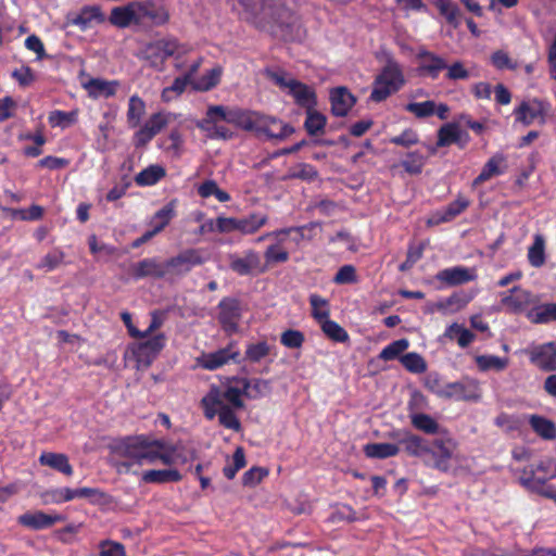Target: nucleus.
<instances>
[{
    "instance_id": "46",
    "label": "nucleus",
    "mask_w": 556,
    "mask_h": 556,
    "mask_svg": "<svg viewBox=\"0 0 556 556\" xmlns=\"http://www.w3.org/2000/svg\"><path fill=\"white\" fill-rule=\"evenodd\" d=\"M410 422L417 430H420L427 434H435L440 430L438 421L427 414H412Z\"/></svg>"
},
{
    "instance_id": "21",
    "label": "nucleus",
    "mask_w": 556,
    "mask_h": 556,
    "mask_svg": "<svg viewBox=\"0 0 556 556\" xmlns=\"http://www.w3.org/2000/svg\"><path fill=\"white\" fill-rule=\"evenodd\" d=\"M435 278L448 286H457L473 281L477 278V270L464 266H454L440 270Z\"/></svg>"
},
{
    "instance_id": "32",
    "label": "nucleus",
    "mask_w": 556,
    "mask_h": 556,
    "mask_svg": "<svg viewBox=\"0 0 556 556\" xmlns=\"http://www.w3.org/2000/svg\"><path fill=\"white\" fill-rule=\"evenodd\" d=\"M399 442L410 456L420 457L430 451V446L422 438L409 432H404Z\"/></svg>"
},
{
    "instance_id": "29",
    "label": "nucleus",
    "mask_w": 556,
    "mask_h": 556,
    "mask_svg": "<svg viewBox=\"0 0 556 556\" xmlns=\"http://www.w3.org/2000/svg\"><path fill=\"white\" fill-rule=\"evenodd\" d=\"M182 479L180 472L176 469H150L141 475V481L144 483L163 484L167 482H178Z\"/></svg>"
},
{
    "instance_id": "56",
    "label": "nucleus",
    "mask_w": 556,
    "mask_h": 556,
    "mask_svg": "<svg viewBox=\"0 0 556 556\" xmlns=\"http://www.w3.org/2000/svg\"><path fill=\"white\" fill-rule=\"evenodd\" d=\"M48 119L52 127L66 128L77 122V111L64 112L56 110L50 113Z\"/></svg>"
},
{
    "instance_id": "19",
    "label": "nucleus",
    "mask_w": 556,
    "mask_h": 556,
    "mask_svg": "<svg viewBox=\"0 0 556 556\" xmlns=\"http://www.w3.org/2000/svg\"><path fill=\"white\" fill-rule=\"evenodd\" d=\"M218 319L227 332H236L241 318V307L237 300L224 299L220 301Z\"/></svg>"
},
{
    "instance_id": "16",
    "label": "nucleus",
    "mask_w": 556,
    "mask_h": 556,
    "mask_svg": "<svg viewBox=\"0 0 556 556\" xmlns=\"http://www.w3.org/2000/svg\"><path fill=\"white\" fill-rule=\"evenodd\" d=\"M67 24L77 26L80 30H87L94 24L105 22V15L98 5H87L77 13H71L66 17Z\"/></svg>"
},
{
    "instance_id": "18",
    "label": "nucleus",
    "mask_w": 556,
    "mask_h": 556,
    "mask_svg": "<svg viewBox=\"0 0 556 556\" xmlns=\"http://www.w3.org/2000/svg\"><path fill=\"white\" fill-rule=\"evenodd\" d=\"M239 356V350L235 342H230L226 348L215 352L203 354L199 358L201 367L207 370L217 369Z\"/></svg>"
},
{
    "instance_id": "8",
    "label": "nucleus",
    "mask_w": 556,
    "mask_h": 556,
    "mask_svg": "<svg viewBox=\"0 0 556 556\" xmlns=\"http://www.w3.org/2000/svg\"><path fill=\"white\" fill-rule=\"evenodd\" d=\"M181 46L174 38H163L148 43L143 51V59L150 66L162 70L166 60L180 53Z\"/></svg>"
},
{
    "instance_id": "48",
    "label": "nucleus",
    "mask_w": 556,
    "mask_h": 556,
    "mask_svg": "<svg viewBox=\"0 0 556 556\" xmlns=\"http://www.w3.org/2000/svg\"><path fill=\"white\" fill-rule=\"evenodd\" d=\"M460 138V129L457 124L447 123L444 124L438 130L437 147H447L455 143Z\"/></svg>"
},
{
    "instance_id": "7",
    "label": "nucleus",
    "mask_w": 556,
    "mask_h": 556,
    "mask_svg": "<svg viewBox=\"0 0 556 556\" xmlns=\"http://www.w3.org/2000/svg\"><path fill=\"white\" fill-rule=\"evenodd\" d=\"M146 341L131 344L125 352V359L134 361L137 369L148 368L165 346L163 333L146 338Z\"/></svg>"
},
{
    "instance_id": "44",
    "label": "nucleus",
    "mask_w": 556,
    "mask_h": 556,
    "mask_svg": "<svg viewBox=\"0 0 556 556\" xmlns=\"http://www.w3.org/2000/svg\"><path fill=\"white\" fill-rule=\"evenodd\" d=\"M286 237H280L276 243L270 244L264 252V257L267 266H271L279 263H286L289 260L288 251L282 247V242Z\"/></svg>"
},
{
    "instance_id": "58",
    "label": "nucleus",
    "mask_w": 556,
    "mask_h": 556,
    "mask_svg": "<svg viewBox=\"0 0 556 556\" xmlns=\"http://www.w3.org/2000/svg\"><path fill=\"white\" fill-rule=\"evenodd\" d=\"M198 192L202 198L214 195L219 202H227L230 195L222 190L214 180H206L199 186Z\"/></svg>"
},
{
    "instance_id": "26",
    "label": "nucleus",
    "mask_w": 556,
    "mask_h": 556,
    "mask_svg": "<svg viewBox=\"0 0 556 556\" xmlns=\"http://www.w3.org/2000/svg\"><path fill=\"white\" fill-rule=\"evenodd\" d=\"M417 58L419 60V70L432 78H437L439 73L447 67L446 62L442 58L424 49L419 50Z\"/></svg>"
},
{
    "instance_id": "2",
    "label": "nucleus",
    "mask_w": 556,
    "mask_h": 556,
    "mask_svg": "<svg viewBox=\"0 0 556 556\" xmlns=\"http://www.w3.org/2000/svg\"><path fill=\"white\" fill-rule=\"evenodd\" d=\"M201 407L206 419L212 420L218 416L219 424L235 432L241 430V422L231 405L227 389L222 386H211L208 392L201 400Z\"/></svg>"
},
{
    "instance_id": "13",
    "label": "nucleus",
    "mask_w": 556,
    "mask_h": 556,
    "mask_svg": "<svg viewBox=\"0 0 556 556\" xmlns=\"http://www.w3.org/2000/svg\"><path fill=\"white\" fill-rule=\"evenodd\" d=\"M109 22L117 28L141 26L140 1H131L125 5L113 8L109 16Z\"/></svg>"
},
{
    "instance_id": "14",
    "label": "nucleus",
    "mask_w": 556,
    "mask_h": 556,
    "mask_svg": "<svg viewBox=\"0 0 556 556\" xmlns=\"http://www.w3.org/2000/svg\"><path fill=\"white\" fill-rule=\"evenodd\" d=\"M229 267L240 276H248L254 273H264L266 267L261 264V256L254 250H245L242 255L231 253L228 255Z\"/></svg>"
},
{
    "instance_id": "39",
    "label": "nucleus",
    "mask_w": 556,
    "mask_h": 556,
    "mask_svg": "<svg viewBox=\"0 0 556 556\" xmlns=\"http://www.w3.org/2000/svg\"><path fill=\"white\" fill-rule=\"evenodd\" d=\"M444 337L450 340H456L460 348H467L475 340V334L457 323L450 325L445 329Z\"/></svg>"
},
{
    "instance_id": "6",
    "label": "nucleus",
    "mask_w": 556,
    "mask_h": 556,
    "mask_svg": "<svg viewBox=\"0 0 556 556\" xmlns=\"http://www.w3.org/2000/svg\"><path fill=\"white\" fill-rule=\"evenodd\" d=\"M223 386L227 389V394L235 408H243V396L248 399H260L270 392V383L263 379L248 380L245 378H230Z\"/></svg>"
},
{
    "instance_id": "62",
    "label": "nucleus",
    "mask_w": 556,
    "mask_h": 556,
    "mask_svg": "<svg viewBox=\"0 0 556 556\" xmlns=\"http://www.w3.org/2000/svg\"><path fill=\"white\" fill-rule=\"evenodd\" d=\"M469 205V200L465 197H457L455 201L450 203L442 216H440V222H448L453 219L455 216L459 215L463 211H465Z\"/></svg>"
},
{
    "instance_id": "55",
    "label": "nucleus",
    "mask_w": 556,
    "mask_h": 556,
    "mask_svg": "<svg viewBox=\"0 0 556 556\" xmlns=\"http://www.w3.org/2000/svg\"><path fill=\"white\" fill-rule=\"evenodd\" d=\"M437 103L432 100L424 102H410L405 105V110L417 118H426L434 114Z\"/></svg>"
},
{
    "instance_id": "27",
    "label": "nucleus",
    "mask_w": 556,
    "mask_h": 556,
    "mask_svg": "<svg viewBox=\"0 0 556 556\" xmlns=\"http://www.w3.org/2000/svg\"><path fill=\"white\" fill-rule=\"evenodd\" d=\"M267 223L268 216L266 214L252 213L241 218L237 217L236 231L242 236L254 235Z\"/></svg>"
},
{
    "instance_id": "35",
    "label": "nucleus",
    "mask_w": 556,
    "mask_h": 556,
    "mask_svg": "<svg viewBox=\"0 0 556 556\" xmlns=\"http://www.w3.org/2000/svg\"><path fill=\"white\" fill-rule=\"evenodd\" d=\"M241 109H228L223 105H211L206 111V117L204 119L225 121L229 124L237 126L240 116Z\"/></svg>"
},
{
    "instance_id": "31",
    "label": "nucleus",
    "mask_w": 556,
    "mask_h": 556,
    "mask_svg": "<svg viewBox=\"0 0 556 556\" xmlns=\"http://www.w3.org/2000/svg\"><path fill=\"white\" fill-rule=\"evenodd\" d=\"M521 483L529 491L540 494L546 498H549L556 503V486L553 484H546L543 479L535 476L521 478Z\"/></svg>"
},
{
    "instance_id": "63",
    "label": "nucleus",
    "mask_w": 556,
    "mask_h": 556,
    "mask_svg": "<svg viewBox=\"0 0 556 556\" xmlns=\"http://www.w3.org/2000/svg\"><path fill=\"white\" fill-rule=\"evenodd\" d=\"M309 303L312 305V315L319 324L329 317L327 300L320 298L317 294H312L309 296Z\"/></svg>"
},
{
    "instance_id": "54",
    "label": "nucleus",
    "mask_w": 556,
    "mask_h": 556,
    "mask_svg": "<svg viewBox=\"0 0 556 556\" xmlns=\"http://www.w3.org/2000/svg\"><path fill=\"white\" fill-rule=\"evenodd\" d=\"M324 333L333 341L345 342L349 340L348 332L336 321L328 317L320 323Z\"/></svg>"
},
{
    "instance_id": "36",
    "label": "nucleus",
    "mask_w": 556,
    "mask_h": 556,
    "mask_svg": "<svg viewBox=\"0 0 556 556\" xmlns=\"http://www.w3.org/2000/svg\"><path fill=\"white\" fill-rule=\"evenodd\" d=\"M527 317L534 324L556 320V303L536 305L528 311Z\"/></svg>"
},
{
    "instance_id": "43",
    "label": "nucleus",
    "mask_w": 556,
    "mask_h": 556,
    "mask_svg": "<svg viewBox=\"0 0 556 556\" xmlns=\"http://www.w3.org/2000/svg\"><path fill=\"white\" fill-rule=\"evenodd\" d=\"M364 452L370 458H387L397 455L400 447L392 443H369L365 445Z\"/></svg>"
},
{
    "instance_id": "60",
    "label": "nucleus",
    "mask_w": 556,
    "mask_h": 556,
    "mask_svg": "<svg viewBox=\"0 0 556 556\" xmlns=\"http://www.w3.org/2000/svg\"><path fill=\"white\" fill-rule=\"evenodd\" d=\"M270 350V345L265 341L251 343L247 348L245 358L252 363H258L269 355Z\"/></svg>"
},
{
    "instance_id": "24",
    "label": "nucleus",
    "mask_w": 556,
    "mask_h": 556,
    "mask_svg": "<svg viewBox=\"0 0 556 556\" xmlns=\"http://www.w3.org/2000/svg\"><path fill=\"white\" fill-rule=\"evenodd\" d=\"M545 105L538 100H529L522 102L516 110L515 115L517 121L525 125L532 124L535 121L543 119Z\"/></svg>"
},
{
    "instance_id": "47",
    "label": "nucleus",
    "mask_w": 556,
    "mask_h": 556,
    "mask_svg": "<svg viewBox=\"0 0 556 556\" xmlns=\"http://www.w3.org/2000/svg\"><path fill=\"white\" fill-rule=\"evenodd\" d=\"M476 364L481 371L495 370L502 371L508 365V358L495 355H479L475 358Z\"/></svg>"
},
{
    "instance_id": "45",
    "label": "nucleus",
    "mask_w": 556,
    "mask_h": 556,
    "mask_svg": "<svg viewBox=\"0 0 556 556\" xmlns=\"http://www.w3.org/2000/svg\"><path fill=\"white\" fill-rule=\"evenodd\" d=\"M197 127L205 132L208 139H230L232 132L223 126H218L215 121L202 119L197 123Z\"/></svg>"
},
{
    "instance_id": "20",
    "label": "nucleus",
    "mask_w": 556,
    "mask_h": 556,
    "mask_svg": "<svg viewBox=\"0 0 556 556\" xmlns=\"http://www.w3.org/2000/svg\"><path fill=\"white\" fill-rule=\"evenodd\" d=\"M530 361L544 371L556 370V341L533 348L530 352Z\"/></svg>"
},
{
    "instance_id": "1",
    "label": "nucleus",
    "mask_w": 556,
    "mask_h": 556,
    "mask_svg": "<svg viewBox=\"0 0 556 556\" xmlns=\"http://www.w3.org/2000/svg\"><path fill=\"white\" fill-rule=\"evenodd\" d=\"M114 453L125 459L117 464L119 472L129 471L135 465L146 466L161 462L163 465L173 466L187 463V457L182 455L178 445L144 435L129 437L121 441L116 444Z\"/></svg>"
},
{
    "instance_id": "52",
    "label": "nucleus",
    "mask_w": 556,
    "mask_h": 556,
    "mask_svg": "<svg viewBox=\"0 0 556 556\" xmlns=\"http://www.w3.org/2000/svg\"><path fill=\"white\" fill-rule=\"evenodd\" d=\"M45 504H61L74 500V489L58 488L46 491L42 495Z\"/></svg>"
},
{
    "instance_id": "41",
    "label": "nucleus",
    "mask_w": 556,
    "mask_h": 556,
    "mask_svg": "<svg viewBox=\"0 0 556 556\" xmlns=\"http://www.w3.org/2000/svg\"><path fill=\"white\" fill-rule=\"evenodd\" d=\"M117 84L115 81H106L103 79H91L89 80L85 87L88 90L89 96L93 98L99 97H112L116 91Z\"/></svg>"
},
{
    "instance_id": "57",
    "label": "nucleus",
    "mask_w": 556,
    "mask_h": 556,
    "mask_svg": "<svg viewBox=\"0 0 556 556\" xmlns=\"http://www.w3.org/2000/svg\"><path fill=\"white\" fill-rule=\"evenodd\" d=\"M470 301L465 294H453L438 304V308L444 313H456L463 309Z\"/></svg>"
},
{
    "instance_id": "59",
    "label": "nucleus",
    "mask_w": 556,
    "mask_h": 556,
    "mask_svg": "<svg viewBox=\"0 0 556 556\" xmlns=\"http://www.w3.org/2000/svg\"><path fill=\"white\" fill-rule=\"evenodd\" d=\"M409 346V342L407 339H400L393 341L389 345L382 349L379 354V358L382 361H392L397 358Z\"/></svg>"
},
{
    "instance_id": "3",
    "label": "nucleus",
    "mask_w": 556,
    "mask_h": 556,
    "mask_svg": "<svg viewBox=\"0 0 556 556\" xmlns=\"http://www.w3.org/2000/svg\"><path fill=\"white\" fill-rule=\"evenodd\" d=\"M237 127L265 139L283 140L294 129L276 117L256 111L241 110Z\"/></svg>"
},
{
    "instance_id": "40",
    "label": "nucleus",
    "mask_w": 556,
    "mask_h": 556,
    "mask_svg": "<svg viewBox=\"0 0 556 556\" xmlns=\"http://www.w3.org/2000/svg\"><path fill=\"white\" fill-rule=\"evenodd\" d=\"M222 75L223 67L220 65H216L193 83V89L198 91H207L219 84Z\"/></svg>"
},
{
    "instance_id": "37",
    "label": "nucleus",
    "mask_w": 556,
    "mask_h": 556,
    "mask_svg": "<svg viewBox=\"0 0 556 556\" xmlns=\"http://www.w3.org/2000/svg\"><path fill=\"white\" fill-rule=\"evenodd\" d=\"M146 114V103L144 101L134 94L129 98L128 109H127V124L130 128H137L140 126V122Z\"/></svg>"
},
{
    "instance_id": "22",
    "label": "nucleus",
    "mask_w": 556,
    "mask_h": 556,
    "mask_svg": "<svg viewBox=\"0 0 556 556\" xmlns=\"http://www.w3.org/2000/svg\"><path fill=\"white\" fill-rule=\"evenodd\" d=\"M131 274L136 278H162L168 274L167 262H160L156 258H144L132 265Z\"/></svg>"
},
{
    "instance_id": "38",
    "label": "nucleus",
    "mask_w": 556,
    "mask_h": 556,
    "mask_svg": "<svg viewBox=\"0 0 556 556\" xmlns=\"http://www.w3.org/2000/svg\"><path fill=\"white\" fill-rule=\"evenodd\" d=\"M165 175L166 170L162 165L152 164L136 175L135 182L138 186H153L164 178Z\"/></svg>"
},
{
    "instance_id": "50",
    "label": "nucleus",
    "mask_w": 556,
    "mask_h": 556,
    "mask_svg": "<svg viewBox=\"0 0 556 556\" xmlns=\"http://www.w3.org/2000/svg\"><path fill=\"white\" fill-rule=\"evenodd\" d=\"M528 260L534 267H540L545 262V241L541 235L534 236L533 244L528 250Z\"/></svg>"
},
{
    "instance_id": "53",
    "label": "nucleus",
    "mask_w": 556,
    "mask_h": 556,
    "mask_svg": "<svg viewBox=\"0 0 556 556\" xmlns=\"http://www.w3.org/2000/svg\"><path fill=\"white\" fill-rule=\"evenodd\" d=\"M401 364L413 374H422L427 370V363L421 355L412 352L400 357Z\"/></svg>"
},
{
    "instance_id": "30",
    "label": "nucleus",
    "mask_w": 556,
    "mask_h": 556,
    "mask_svg": "<svg viewBox=\"0 0 556 556\" xmlns=\"http://www.w3.org/2000/svg\"><path fill=\"white\" fill-rule=\"evenodd\" d=\"M39 463L66 476H72L73 473V467L68 462V457L62 453L43 452L39 456Z\"/></svg>"
},
{
    "instance_id": "11",
    "label": "nucleus",
    "mask_w": 556,
    "mask_h": 556,
    "mask_svg": "<svg viewBox=\"0 0 556 556\" xmlns=\"http://www.w3.org/2000/svg\"><path fill=\"white\" fill-rule=\"evenodd\" d=\"M245 17L257 22H276L280 18V9L273 0H239Z\"/></svg>"
},
{
    "instance_id": "23",
    "label": "nucleus",
    "mask_w": 556,
    "mask_h": 556,
    "mask_svg": "<svg viewBox=\"0 0 556 556\" xmlns=\"http://www.w3.org/2000/svg\"><path fill=\"white\" fill-rule=\"evenodd\" d=\"M330 101L331 111L336 116H345L355 104L354 96L345 87L332 89Z\"/></svg>"
},
{
    "instance_id": "12",
    "label": "nucleus",
    "mask_w": 556,
    "mask_h": 556,
    "mask_svg": "<svg viewBox=\"0 0 556 556\" xmlns=\"http://www.w3.org/2000/svg\"><path fill=\"white\" fill-rule=\"evenodd\" d=\"M206 261L202 249H187L167 260L168 274L185 275Z\"/></svg>"
},
{
    "instance_id": "15",
    "label": "nucleus",
    "mask_w": 556,
    "mask_h": 556,
    "mask_svg": "<svg viewBox=\"0 0 556 556\" xmlns=\"http://www.w3.org/2000/svg\"><path fill=\"white\" fill-rule=\"evenodd\" d=\"M141 3V26L157 27L169 21V12L165 5L153 0H142Z\"/></svg>"
},
{
    "instance_id": "17",
    "label": "nucleus",
    "mask_w": 556,
    "mask_h": 556,
    "mask_svg": "<svg viewBox=\"0 0 556 556\" xmlns=\"http://www.w3.org/2000/svg\"><path fill=\"white\" fill-rule=\"evenodd\" d=\"M65 520V516L60 514H46L41 510L27 511L17 518V522L31 530H42L52 527L58 522Z\"/></svg>"
},
{
    "instance_id": "10",
    "label": "nucleus",
    "mask_w": 556,
    "mask_h": 556,
    "mask_svg": "<svg viewBox=\"0 0 556 556\" xmlns=\"http://www.w3.org/2000/svg\"><path fill=\"white\" fill-rule=\"evenodd\" d=\"M456 446V442L452 439H435L430 446V451L426 453L430 457L427 464L440 471H448Z\"/></svg>"
},
{
    "instance_id": "64",
    "label": "nucleus",
    "mask_w": 556,
    "mask_h": 556,
    "mask_svg": "<svg viewBox=\"0 0 556 556\" xmlns=\"http://www.w3.org/2000/svg\"><path fill=\"white\" fill-rule=\"evenodd\" d=\"M99 556H127L123 544L111 540L99 543Z\"/></svg>"
},
{
    "instance_id": "51",
    "label": "nucleus",
    "mask_w": 556,
    "mask_h": 556,
    "mask_svg": "<svg viewBox=\"0 0 556 556\" xmlns=\"http://www.w3.org/2000/svg\"><path fill=\"white\" fill-rule=\"evenodd\" d=\"M435 7L446 18L447 23L457 27L460 23V11L458 7L450 0H435Z\"/></svg>"
},
{
    "instance_id": "28",
    "label": "nucleus",
    "mask_w": 556,
    "mask_h": 556,
    "mask_svg": "<svg viewBox=\"0 0 556 556\" xmlns=\"http://www.w3.org/2000/svg\"><path fill=\"white\" fill-rule=\"evenodd\" d=\"M289 93L293 97L295 103L305 110L313 109L316 105L314 89L299 80L291 85Z\"/></svg>"
},
{
    "instance_id": "42",
    "label": "nucleus",
    "mask_w": 556,
    "mask_h": 556,
    "mask_svg": "<svg viewBox=\"0 0 556 556\" xmlns=\"http://www.w3.org/2000/svg\"><path fill=\"white\" fill-rule=\"evenodd\" d=\"M175 216V206L173 203H168L159 210L151 218L152 232L154 235L160 233L170 223Z\"/></svg>"
},
{
    "instance_id": "33",
    "label": "nucleus",
    "mask_w": 556,
    "mask_h": 556,
    "mask_svg": "<svg viewBox=\"0 0 556 556\" xmlns=\"http://www.w3.org/2000/svg\"><path fill=\"white\" fill-rule=\"evenodd\" d=\"M529 424L532 430L544 440H554L556 438V425L548 418L540 415H531Z\"/></svg>"
},
{
    "instance_id": "34",
    "label": "nucleus",
    "mask_w": 556,
    "mask_h": 556,
    "mask_svg": "<svg viewBox=\"0 0 556 556\" xmlns=\"http://www.w3.org/2000/svg\"><path fill=\"white\" fill-rule=\"evenodd\" d=\"M505 165V157L502 154L492 156L483 166L481 173L473 180V186L481 185L482 182L491 179L494 176H498L503 173Z\"/></svg>"
},
{
    "instance_id": "49",
    "label": "nucleus",
    "mask_w": 556,
    "mask_h": 556,
    "mask_svg": "<svg viewBox=\"0 0 556 556\" xmlns=\"http://www.w3.org/2000/svg\"><path fill=\"white\" fill-rule=\"evenodd\" d=\"M326 116L317 112L315 108L306 110L305 129L312 136L323 134L326 126Z\"/></svg>"
},
{
    "instance_id": "5",
    "label": "nucleus",
    "mask_w": 556,
    "mask_h": 556,
    "mask_svg": "<svg viewBox=\"0 0 556 556\" xmlns=\"http://www.w3.org/2000/svg\"><path fill=\"white\" fill-rule=\"evenodd\" d=\"M405 83L406 80L401 65L394 59L390 58L375 78L370 99L375 102H381L397 92Z\"/></svg>"
},
{
    "instance_id": "9",
    "label": "nucleus",
    "mask_w": 556,
    "mask_h": 556,
    "mask_svg": "<svg viewBox=\"0 0 556 556\" xmlns=\"http://www.w3.org/2000/svg\"><path fill=\"white\" fill-rule=\"evenodd\" d=\"M172 114L168 112H157L137 129L132 136V143L136 148H144L157 134L168 126Z\"/></svg>"
},
{
    "instance_id": "25",
    "label": "nucleus",
    "mask_w": 556,
    "mask_h": 556,
    "mask_svg": "<svg viewBox=\"0 0 556 556\" xmlns=\"http://www.w3.org/2000/svg\"><path fill=\"white\" fill-rule=\"evenodd\" d=\"M501 302L511 312H521L533 302V296L529 291L515 287L508 294L503 295Z\"/></svg>"
},
{
    "instance_id": "4",
    "label": "nucleus",
    "mask_w": 556,
    "mask_h": 556,
    "mask_svg": "<svg viewBox=\"0 0 556 556\" xmlns=\"http://www.w3.org/2000/svg\"><path fill=\"white\" fill-rule=\"evenodd\" d=\"M426 387L435 395L442 399L455 400H478L480 389L478 381L473 379H464L457 382H445L439 375H430L427 378Z\"/></svg>"
},
{
    "instance_id": "61",
    "label": "nucleus",
    "mask_w": 556,
    "mask_h": 556,
    "mask_svg": "<svg viewBox=\"0 0 556 556\" xmlns=\"http://www.w3.org/2000/svg\"><path fill=\"white\" fill-rule=\"evenodd\" d=\"M237 217L217 216L208 223V229L218 233H230L236 231Z\"/></svg>"
}]
</instances>
